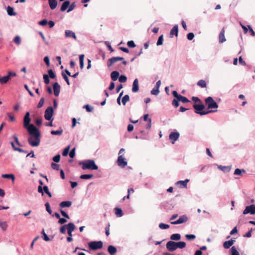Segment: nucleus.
I'll use <instances>...</instances> for the list:
<instances>
[{
	"label": "nucleus",
	"instance_id": "nucleus-48",
	"mask_svg": "<svg viewBox=\"0 0 255 255\" xmlns=\"http://www.w3.org/2000/svg\"><path fill=\"white\" fill-rule=\"evenodd\" d=\"M185 238L187 240L191 241L196 238V236L193 234H187L185 235Z\"/></svg>",
	"mask_w": 255,
	"mask_h": 255
},
{
	"label": "nucleus",
	"instance_id": "nucleus-55",
	"mask_svg": "<svg viewBox=\"0 0 255 255\" xmlns=\"http://www.w3.org/2000/svg\"><path fill=\"white\" fill-rule=\"evenodd\" d=\"M13 41L17 45H19L21 43V38L19 36H16L14 39Z\"/></svg>",
	"mask_w": 255,
	"mask_h": 255
},
{
	"label": "nucleus",
	"instance_id": "nucleus-52",
	"mask_svg": "<svg viewBox=\"0 0 255 255\" xmlns=\"http://www.w3.org/2000/svg\"><path fill=\"white\" fill-rule=\"evenodd\" d=\"M45 206L46 208V211L49 214H52V210L50 207V205L48 202H47L45 204Z\"/></svg>",
	"mask_w": 255,
	"mask_h": 255
},
{
	"label": "nucleus",
	"instance_id": "nucleus-2",
	"mask_svg": "<svg viewBox=\"0 0 255 255\" xmlns=\"http://www.w3.org/2000/svg\"><path fill=\"white\" fill-rule=\"evenodd\" d=\"M79 164L82 165V168L83 170H95L98 169V165L96 164L95 161L93 159L81 161Z\"/></svg>",
	"mask_w": 255,
	"mask_h": 255
},
{
	"label": "nucleus",
	"instance_id": "nucleus-50",
	"mask_svg": "<svg viewBox=\"0 0 255 255\" xmlns=\"http://www.w3.org/2000/svg\"><path fill=\"white\" fill-rule=\"evenodd\" d=\"M43 80H44V82L46 84H49L50 83V80H49V76H48L47 74H44L43 75Z\"/></svg>",
	"mask_w": 255,
	"mask_h": 255
},
{
	"label": "nucleus",
	"instance_id": "nucleus-19",
	"mask_svg": "<svg viewBox=\"0 0 255 255\" xmlns=\"http://www.w3.org/2000/svg\"><path fill=\"white\" fill-rule=\"evenodd\" d=\"M70 4V2L69 0L63 1V2L62 3L60 7V10L61 11H65L69 6Z\"/></svg>",
	"mask_w": 255,
	"mask_h": 255
},
{
	"label": "nucleus",
	"instance_id": "nucleus-14",
	"mask_svg": "<svg viewBox=\"0 0 255 255\" xmlns=\"http://www.w3.org/2000/svg\"><path fill=\"white\" fill-rule=\"evenodd\" d=\"M225 28L224 27L221 30L219 35V43H223L226 41V39L225 36Z\"/></svg>",
	"mask_w": 255,
	"mask_h": 255
},
{
	"label": "nucleus",
	"instance_id": "nucleus-10",
	"mask_svg": "<svg viewBox=\"0 0 255 255\" xmlns=\"http://www.w3.org/2000/svg\"><path fill=\"white\" fill-rule=\"evenodd\" d=\"M117 163L120 167L124 168L127 165L128 162L122 155H120L117 159Z\"/></svg>",
	"mask_w": 255,
	"mask_h": 255
},
{
	"label": "nucleus",
	"instance_id": "nucleus-51",
	"mask_svg": "<svg viewBox=\"0 0 255 255\" xmlns=\"http://www.w3.org/2000/svg\"><path fill=\"white\" fill-rule=\"evenodd\" d=\"M69 149H70V145L65 147L62 152V155L63 156H66L69 152Z\"/></svg>",
	"mask_w": 255,
	"mask_h": 255
},
{
	"label": "nucleus",
	"instance_id": "nucleus-24",
	"mask_svg": "<svg viewBox=\"0 0 255 255\" xmlns=\"http://www.w3.org/2000/svg\"><path fill=\"white\" fill-rule=\"evenodd\" d=\"M189 182V179H186L185 180H179L176 183V185H181L184 188H186L187 183Z\"/></svg>",
	"mask_w": 255,
	"mask_h": 255
},
{
	"label": "nucleus",
	"instance_id": "nucleus-59",
	"mask_svg": "<svg viewBox=\"0 0 255 255\" xmlns=\"http://www.w3.org/2000/svg\"><path fill=\"white\" fill-rule=\"evenodd\" d=\"M75 150H76V148L75 147H74L73 148H72L70 151L69 152V156L71 158H73L75 157Z\"/></svg>",
	"mask_w": 255,
	"mask_h": 255
},
{
	"label": "nucleus",
	"instance_id": "nucleus-56",
	"mask_svg": "<svg viewBox=\"0 0 255 255\" xmlns=\"http://www.w3.org/2000/svg\"><path fill=\"white\" fill-rule=\"evenodd\" d=\"M44 102V98L43 97L41 98L37 106V108H41L43 106Z\"/></svg>",
	"mask_w": 255,
	"mask_h": 255
},
{
	"label": "nucleus",
	"instance_id": "nucleus-32",
	"mask_svg": "<svg viewBox=\"0 0 255 255\" xmlns=\"http://www.w3.org/2000/svg\"><path fill=\"white\" fill-rule=\"evenodd\" d=\"M84 55L81 54L79 55V63H80V67L81 69H82L84 66Z\"/></svg>",
	"mask_w": 255,
	"mask_h": 255
},
{
	"label": "nucleus",
	"instance_id": "nucleus-41",
	"mask_svg": "<svg viewBox=\"0 0 255 255\" xmlns=\"http://www.w3.org/2000/svg\"><path fill=\"white\" fill-rule=\"evenodd\" d=\"M197 85L201 88H205L207 86L206 83L204 80H200L197 82Z\"/></svg>",
	"mask_w": 255,
	"mask_h": 255
},
{
	"label": "nucleus",
	"instance_id": "nucleus-8",
	"mask_svg": "<svg viewBox=\"0 0 255 255\" xmlns=\"http://www.w3.org/2000/svg\"><path fill=\"white\" fill-rule=\"evenodd\" d=\"M124 58L122 57H113L107 61V66L109 68L111 67L113 64L118 61L123 60Z\"/></svg>",
	"mask_w": 255,
	"mask_h": 255
},
{
	"label": "nucleus",
	"instance_id": "nucleus-7",
	"mask_svg": "<svg viewBox=\"0 0 255 255\" xmlns=\"http://www.w3.org/2000/svg\"><path fill=\"white\" fill-rule=\"evenodd\" d=\"M243 213L244 215L248 214H250L251 215L255 214V205L252 204L246 206Z\"/></svg>",
	"mask_w": 255,
	"mask_h": 255
},
{
	"label": "nucleus",
	"instance_id": "nucleus-12",
	"mask_svg": "<svg viewBox=\"0 0 255 255\" xmlns=\"http://www.w3.org/2000/svg\"><path fill=\"white\" fill-rule=\"evenodd\" d=\"M166 247L167 250L169 252H173L177 249L175 242L172 241H168L166 244Z\"/></svg>",
	"mask_w": 255,
	"mask_h": 255
},
{
	"label": "nucleus",
	"instance_id": "nucleus-21",
	"mask_svg": "<svg viewBox=\"0 0 255 255\" xmlns=\"http://www.w3.org/2000/svg\"><path fill=\"white\" fill-rule=\"evenodd\" d=\"M72 205V202L70 201H64L59 204V207L61 208L70 207Z\"/></svg>",
	"mask_w": 255,
	"mask_h": 255
},
{
	"label": "nucleus",
	"instance_id": "nucleus-11",
	"mask_svg": "<svg viewBox=\"0 0 255 255\" xmlns=\"http://www.w3.org/2000/svg\"><path fill=\"white\" fill-rule=\"evenodd\" d=\"M179 136L180 134L178 131L171 132L169 135V138L171 140V143L174 144L178 139Z\"/></svg>",
	"mask_w": 255,
	"mask_h": 255
},
{
	"label": "nucleus",
	"instance_id": "nucleus-9",
	"mask_svg": "<svg viewBox=\"0 0 255 255\" xmlns=\"http://www.w3.org/2000/svg\"><path fill=\"white\" fill-rule=\"evenodd\" d=\"M172 94L173 95V96L175 98V99H174L172 102V105L173 106H174V107L175 108H177L179 105V102L180 101V100H178V92L175 91V90H174V91H172Z\"/></svg>",
	"mask_w": 255,
	"mask_h": 255
},
{
	"label": "nucleus",
	"instance_id": "nucleus-28",
	"mask_svg": "<svg viewBox=\"0 0 255 255\" xmlns=\"http://www.w3.org/2000/svg\"><path fill=\"white\" fill-rule=\"evenodd\" d=\"M218 168L220 170H222L224 172H228L231 170V166H222V165H218Z\"/></svg>",
	"mask_w": 255,
	"mask_h": 255
},
{
	"label": "nucleus",
	"instance_id": "nucleus-23",
	"mask_svg": "<svg viewBox=\"0 0 255 255\" xmlns=\"http://www.w3.org/2000/svg\"><path fill=\"white\" fill-rule=\"evenodd\" d=\"M10 143L11 146V147H12V148L14 150L17 151H18L19 152H22V153H27V151L24 150H23L22 148L15 147V144H14V142L13 141H11L10 142Z\"/></svg>",
	"mask_w": 255,
	"mask_h": 255
},
{
	"label": "nucleus",
	"instance_id": "nucleus-37",
	"mask_svg": "<svg viewBox=\"0 0 255 255\" xmlns=\"http://www.w3.org/2000/svg\"><path fill=\"white\" fill-rule=\"evenodd\" d=\"M178 220L179 221L180 224H182L187 221L188 217L186 215H182L179 217Z\"/></svg>",
	"mask_w": 255,
	"mask_h": 255
},
{
	"label": "nucleus",
	"instance_id": "nucleus-62",
	"mask_svg": "<svg viewBox=\"0 0 255 255\" xmlns=\"http://www.w3.org/2000/svg\"><path fill=\"white\" fill-rule=\"evenodd\" d=\"M51 168L55 170H59V165L55 163L52 162L51 164Z\"/></svg>",
	"mask_w": 255,
	"mask_h": 255
},
{
	"label": "nucleus",
	"instance_id": "nucleus-45",
	"mask_svg": "<svg viewBox=\"0 0 255 255\" xmlns=\"http://www.w3.org/2000/svg\"><path fill=\"white\" fill-rule=\"evenodd\" d=\"M119 81L121 83H125L127 81V77L125 75H120Z\"/></svg>",
	"mask_w": 255,
	"mask_h": 255
},
{
	"label": "nucleus",
	"instance_id": "nucleus-43",
	"mask_svg": "<svg viewBox=\"0 0 255 255\" xmlns=\"http://www.w3.org/2000/svg\"><path fill=\"white\" fill-rule=\"evenodd\" d=\"M9 78L8 76H4L1 77H0V83L1 84H5L6 83L9 81Z\"/></svg>",
	"mask_w": 255,
	"mask_h": 255
},
{
	"label": "nucleus",
	"instance_id": "nucleus-61",
	"mask_svg": "<svg viewBox=\"0 0 255 255\" xmlns=\"http://www.w3.org/2000/svg\"><path fill=\"white\" fill-rule=\"evenodd\" d=\"M151 94L153 95H157L159 93V90L157 88H154L150 92Z\"/></svg>",
	"mask_w": 255,
	"mask_h": 255
},
{
	"label": "nucleus",
	"instance_id": "nucleus-15",
	"mask_svg": "<svg viewBox=\"0 0 255 255\" xmlns=\"http://www.w3.org/2000/svg\"><path fill=\"white\" fill-rule=\"evenodd\" d=\"M139 90L138 80L136 78L134 80L132 84V92H137Z\"/></svg>",
	"mask_w": 255,
	"mask_h": 255
},
{
	"label": "nucleus",
	"instance_id": "nucleus-18",
	"mask_svg": "<svg viewBox=\"0 0 255 255\" xmlns=\"http://www.w3.org/2000/svg\"><path fill=\"white\" fill-rule=\"evenodd\" d=\"M107 251L111 255H114L117 253V249L116 247L113 245H109L108 247Z\"/></svg>",
	"mask_w": 255,
	"mask_h": 255
},
{
	"label": "nucleus",
	"instance_id": "nucleus-27",
	"mask_svg": "<svg viewBox=\"0 0 255 255\" xmlns=\"http://www.w3.org/2000/svg\"><path fill=\"white\" fill-rule=\"evenodd\" d=\"M170 239L172 241H179L181 239V235L180 234L176 233L172 234L170 236Z\"/></svg>",
	"mask_w": 255,
	"mask_h": 255
},
{
	"label": "nucleus",
	"instance_id": "nucleus-33",
	"mask_svg": "<svg viewBox=\"0 0 255 255\" xmlns=\"http://www.w3.org/2000/svg\"><path fill=\"white\" fill-rule=\"evenodd\" d=\"M2 178L10 179L12 181L15 179V176L13 174H4L1 175Z\"/></svg>",
	"mask_w": 255,
	"mask_h": 255
},
{
	"label": "nucleus",
	"instance_id": "nucleus-46",
	"mask_svg": "<svg viewBox=\"0 0 255 255\" xmlns=\"http://www.w3.org/2000/svg\"><path fill=\"white\" fill-rule=\"evenodd\" d=\"M43 192H45L48 196V197H52V194L49 191V189L47 186L45 185L43 186Z\"/></svg>",
	"mask_w": 255,
	"mask_h": 255
},
{
	"label": "nucleus",
	"instance_id": "nucleus-3",
	"mask_svg": "<svg viewBox=\"0 0 255 255\" xmlns=\"http://www.w3.org/2000/svg\"><path fill=\"white\" fill-rule=\"evenodd\" d=\"M193 107L195 110V113L201 116L206 115L208 114L209 113H213L217 111V110H209L208 111H204L203 110L205 109V106L203 104H194L193 105Z\"/></svg>",
	"mask_w": 255,
	"mask_h": 255
},
{
	"label": "nucleus",
	"instance_id": "nucleus-30",
	"mask_svg": "<svg viewBox=\"0 0 255 255\" xmlns=\"http://www.w3.org/2000/svg\"><path fill=\"white\" fill-rule=\"evenodd\" d=\"M178 100L183 103H187L191 102L186 97H184L178 93Z\"/></svg>",
	"mask_w": 255,
	"mask_h": 255
},
{
	"label": "nucleus",
	"instance_id": "nucleus-42",
	"mask_svg": "<svg viewBox=\"0 0 255 255\" xmlns=\"http://www.w3.org/2000/svg\"><path fill=\"white\" fill-rule=\"evenodd\" d=\"M231 255H240L239 252L237 250L235 247L233 246L230 249Z\"/></svg>",
	"mask_w": 255,
	"mask_h": 255
},
{
	"label": "nucleus",
	"instance_id": "nucleus-20",
	"mask_svg": "<svg viewBox=\"0 0 255 255\" xmlns=\"http://www.w3.org/2000/svg\"><path fill=\"white\" fill-rule=\"evenodd\" d=\"M65 36L66 37H72L74 39H76V36L75 33L71 30H66L65 31Z\"/></svg>",
	"mask_w": 255,
	"mask_h": 255
},
{
	"label": "nucleus",
	"instance_id": "nucleus-22",
	"mask_svg": "<svg viewBox=\"0 0 255 255\" xmlns=\"http://www.w3.org/2000/svg\"><path fill=\"white\" fill-rule=\"evenodd\" d=\"M49 5L52 10L54 9L57 5V0H48Z\"/></svg>",
	"mask_w": 255,
	"mask_h": 255
},
{
	"label": "nucleus",
	"instance_id": "nucleus-4",
	"mask_svg": "<svg viewBox=\"0 0 255 255\" xmlns=\"http://www.w3.org/2000/svg\"><path fill=\"white\" fill-rule=\"evenodd\" d=\"M88 245L90 250L96 251L103 248V243L101 241H91L88 243Z\"/></svg>",
	"mask_w": 255,
	"mask_h": 255
},
{
	"label": "nucleus",
	"instance_id": "nucleus-25",
	"mask_svg": "<svg viewBox=\"0 0 255 255\" xmlns=\"http://www.w3.org/2000/svg\"><path fill=\"white\" fill-rule=\"evenodd\" d=\"M7 12L9 16H15L16 14V13L14 11V8L9 5L7 7Z\"/></svg>",
	"mask_w": 255,
	"mask_h": 255
},
{
	"label": "nucleus",
	"instance_id": "nucleus-44",
	"mask_svg": "<svg viewBox=\"0 0 255 255\" xmlns=\"http://www.w3.org/2000/svg\"><path fill=\"white\" fill-rule=\"evenodd\" d=\"M83 108L88 112H92L94 110V107L88 104L84 105Z\"/></svg>",
	"mask_w": 255,
	"mask_h": 255
},
{
	"label": "nucleus",
	"instance_id": "nucleus-58",
	"mask_svg": "<svg viewBox=\"0 0 255 255\" xmlns=\"http://www.w3.org/2000/svg\"><path fill=\"white\" fill-rule=\"evenodd\" d=\"M127 45L130 48H134L136 46V45L133 40L128 41L127 42Z\"/></svg>",
	"mask_w": 255,
	"mask_h": 255
},
{
	"label": "nucleus",
	"instance_id": "nucleus-34",
	"mask_svg": "<svg viewBox=\"0 0 255 255\" xmlns=\"http://www.w3.org/2000/svg\"><path fill=\"white\" fill-rule=\"evenodd\" d=\"M63 132V130L62 128H60L58 130H52L50 132L52 135H61Z\"/></svg>",
	"mask_w": 255,
	"mask_h": 255
},
{
	"label": "nucleus",
	"instance_id": "nucleus-63",
	"mask_svg": "<svg viewBox=\"0 0 255 255\" xmlns=\"http://www.w3.org/2000/svg\"><path fill=\"white\" fill-rule=\"evenodd\" d=\"M66 225H64L60 227L59 229L60 232L61 234H65L66 233Z\"/></svg>",
	"mask_w": 255,
	"mask_h": 255
},
{
	"label": "nucleus",
	"instance_id": "nucleus-17",
	"mask_svg": "<svg viewBox=\"0 0 255 255\" xmlns=\"http://www.w3.org/2000/svg\"><path fill=\"white\" fill-rule=\"evenodd\" d=\"M178 25L177 24L175 25L170 32V35L172 37L173 35L178 36Z\"/></svg>",
	"mask_w": 255,
	"mask_h": 255
},
{
	"label": "nucleus",
	"instance_id": "nucleus-64",
	"mask_svg": "<svg viewBox=\"0 0 255 255\" xmlns=\"http://www.w3.org/2000/svg\"><path fill=\"white\" fill-rule=\"evenodd\" d=\"M48 21L46 19H43L38 22V24L41 26H45L47 24Z\"/></svg>",
	"mask_w": 255,
	"mask_h": 255
},
{
	"label": "nucleus",
	"instance_id": "nucleus-40",
	"mask_svg": "<svg viewBox=\"0 0 255 255\" xmlns=\"http://www.w3.org/2000/svg\"><path fill=\"white\" fill-rule=\"evenodd\" d=\"M129 96L128 95H125L122 98V102L123 105H126V103L129 101Z\"/></svg>",
	"mask_w": 255,
	"mask_h": 255
},
{
	"label": "nucleus",
	"instance_id": "nucleus-26",
	"mask_svg": "<svg viewBox=\"0 0 255 255\" xmlns=\"http://www.w3.org/2000/svg\"><path fill=\"white\" fill-rule=\"evenodd\" d=\"M66 225V229L67 230V231L73 232L75 229V226L74 224V223L72 222H70L68 223Z\"/></svg>",
	"mask_w": 255,
	"mask_h": 255
},
{
	"label": "nucleus",
	"instance_id": "nucleus-39",
	"mask_svg": "<svg viewBox=\"0 0 255 255\" xmlns=\"http://www.w3.org/2000/svg\"><path fill=\"white\" fill-rule=\"evenodd\" d=\"M93 177V174H82L80 176L81 179L88 180L92 178Z\"/></svg>",
	"mask_w": 255,
	"mask_h": 255
},
{
	"label": "nucleus",
	"instance_id": "nucleus-35",
	"mask_svg": "<svg viewBox=\"0 0 255 255\" xmlns=\"http://www.w3.org/2000/svg\"><path fill=\"white\" fill-rule=\"evenodd\" d=\"M243 173H246V171L244 169L236 168L234 171V174L237 175H242Z\"/></svg>",
	"mask_w": 255,
	"mask_h": 255
},
{
	"label": "nucleus",
	"instance_id": "nucleus-13",
	"mask_svg": "<svg viewBox=\"0 0 255 255\" xmlns=\"http://www.w3.org/2000/svg\"><path fill=\"white\" fill-rule=\"evenodd\" d=\"M54 94L55 96L57 97L59 96L60 92V86L57 82H55L52 84Z\"/></svg>",
	"mask_w": 255,
	"mask_h": 255
},
{
	"label": "nucleus",
	"instance_id": "nucleus-5",
	"mask_svg": "<svg viewBox=\"0 0 255 255\" xmlns=\"http://www.w3.org/2000/svg\"><path fill=\"white\" fill-rule=\"evenodd\" d=\"M205 102L209 109H217L218 108L217 103L214 101L212 97H208L206 98Z\"/></svg>",
	"mask_w": 255,
	"mask_h": 255
},
{
	"label": "nucleus",
	"instance_id": "nucleus-6",
	"mask_svg": "<svg viewBox=\"0 0 255 255\" xmlns=\"http://www.w3.org/2000/svg\"><path fill=\"white\" fill-rule=\"evenodd\" d=\"M54 114L53 108L52 106L48 107L44 112V118L47 121H53L52 118Z\"/></svg>",
	"mask_w": 255,
	"mask_h": 255
},
{
	"label": "nucleus",
	"instance_id": "nucleus-54",
	"mask_svg": "<svg viewBox=\"0 0 255 255\" xmlns=\"http://www.w3.org/2000/svg\"><path fill=\"white\" fill-rule=\"evenodd\" d=\"M159 228L161 229H167L169 228V225L161 223L159 224Z\"/></svg>",
	"mask_w": 255,
	"mask_h": 255
},
{
	"label": "nucleus",
	"instance_id": "nucleus-53",
	"mask_svg": "<svg viewBox=\"0 0 255 255\" xmlns=\"http://www.w3.org/2000/svg\"><path fill=\"white\" fill-rule=\"evenodd\" d=\"M232 245L230 243V241H226L223 243V247L225 249H229Z\"/></svg>",
	"mask_w": 255,
	"mask_h": 255
},
{
	"label": "nucleus",
	"instance_id": "nucleus-31",
	"mask_svg": "<svg viewBox=\"0 0 255 255\" xmlns=\"http://www.w3.org/2000/svg\"><path fill=\"white\" fill-rule=\"evenodd\" d=\"M115 213L116 216L118 217H121L123 216V212L122 210L120 208L116 207L115 208Z\"/></svg>",
	"mask_w": 255,
	"mask_h": 255
},
{
	"label": "nucleus",
	"instance_id": "nucleus-36",
	"mask_svg": "<svg viewBox=\"0 0 255 255\" xmlns=\"http://www.w3.org/2000/svg\"><path fill=\"white\" fill-rule=\"evenodd\" d=\"M41 234H42V238L43 240H44L45 241H46V242H48V241H50L49 237L45 233L44 229H43V230L42 231Z\"/></svg>",
	"mask_w": 255,
	"mask_h": 255
},
{
	"label": "nucleus",
	"instance_id": "nucleus-47",
	"mask_svg": "<svg viewBox=\"0 0 255 255\" xmlns=\"http://www.w3.org/2000/svg\"><path fill=\"white\" fill-rule=\"evenodd\" d=\"M163 35H161L158 38L157 41L156 42L157 46H160L163 44Z\"/></svg>",
	"mask_w": 255,
	"mask_h": 255
},
{
	"label": "nucleus",
	"instance_id": "nucleus-1",
	"mask_svg": "<svg viewBox=\"0 0 255 255\" xmlns=\"http://www.w3.org/2000/svg\"><path fill=\"white\" fill-rule=\"evenodd\" d=\"M30 122V113L27 112L23 117V124L24 128L30 135L28 138L27 141L31 146L37 147L40 143L41 133L39 129L31 124Z\"/></svg>",
	"mask_w": 255,
	"mask_h": 255
},
{
	"label": "nucleus",
	"instance_id": "nucleus-57",
	"mask_svg": "<svg viewBox=\"0 0 255 255\" xmlns=\"http://www.w3.org/2000/svg\"><path fill=\"white\" fill-rule=\"evenodd\" d=\"M52 160L56 163L59 162L60 160V155L59 154H57L52 158Z\"/></svg>",
	"mask_w": 255,
	"mask_h": 255
},
{
	"label": "nucleus",
	"instance_id": "nucleus-38",
	"mask_svg": "<svg viewBox=\"0 0 255 255\" xmlns=\"http://www.w3.org/2000/svg\"><path fill=\"white\" fill-rule=\"evenodd\" d=\"M48 72V76L51 79H54L56 78V76L55 73L54 72V71L52 69H49L47 71Z\"/></svg>",
	"mask_w": 255,
	"mask_h": 255
},
{
	"label": "nucleus",
	"instance_id": "nucleus-16",
	"mask_svg": "<svg viewBox=\"0 0 255 255\" xmlns=\"http://www.w3.org/2000/svg\"><path fill=\"white\" fill-rule=\"evenodd\" d=\"M120 73L117 70L113 71L111 73V78L113 81H116L119 79Z\"/></svg>",
	"mask_w": 255,
	"mask_h": 255
},
{
	"label": "nucleus",
	"instance_id": "nucleus-60",
	"mask_svg": "<svg viewBox=\"0 0 255 255\" xmlns=\"http://www.w3.org/2000/svg\"><path fill=\"white\" fill-rule=\"evenodd\" d=\"M76 6L75 2H72L71 4H70L69 6H68V9L67 10V12H69L73 10Z\"/></svg>",
	"mask_w": 255,
	"mask_h": 255
},
{
	"label": "nucleus",
	"instance_id": "nucleus-29",
	"mask_svg": "<svg viewBox=\"0 0 255 255\" xmlns=\"http://www.w3.org/2000/svg\"><path fill=\"white\" fill-rule=\"evenodd\" d=\"M175 244H176V247L177 248V249L178 248L181 249H183L186 247V243L184 242H183V241H179V242H175Z\"/></svg>",
	"mask_w": 255,
	"mask_h": 255
},
{
	"label": "nucleus",
	"instance_id": "nucleus-49",
	"mask_svg": "<svg viewBox=\"0 0 255 255\" xmlns=\"http://www.w3.org/2000/svg\"><path fill=\"white\" fill-rule=\"evenodd\" d=\"M62 76L63 79H64V80L66 81L67 84L68 85H70V83L69 82V79L68 76H67V75L64 72H62Z\"/></svg>",
	"mask_w": 255,
	"mask_h": 255
}]
</instances>
